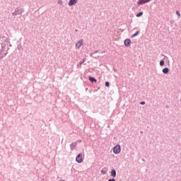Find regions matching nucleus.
Masks as SVG:
<instances>
[{
  "mask_svg": "<svg viewBox=\"0 0 181 181\" xmlns=\"http://www.w3.org/2000/svg\"><path fill=\"white\" fill-rule=\"evenodd\" d=\"M164 64H165V61L160 60V66H164Z\"/></svg>",
  "mask_w": 181,
  "mask_h": 181,
  "instance_id": "f8f14e48",
  "label": "nucleus"
},
{
  "mask_svg": "<svg viewBox=\"0 0 181 181\" xmlns=\"http://www.w3.org/2000/svg\"><path fill=\"white\" fill-rule=\"evenodd\" d=\"M176 13H177V16L180 17V12H179V11H177Z\"/></svg>",
  "mask_w": 181,
  "mask_h": 181,
  "instance_id": "2eb2a0df",
  "label": "nucleus"
},
{
  "mask_svg": "<svg viewBox=\"0 0 181 181\" xmlns=\"http://www.w3.org/2000/svg\"><path fill=\"white\" fill-rule=\"evenodd\" d=\"M89 81H91L92 83H94V82L97 83V79L93 78V77L90 76L89 77Z\"/></svg>",
  "mask_w": 181,
  "mask_h": 181,
  "instance_id": "0eeeda50",
  "label": "nucleus"
},
{
  "mask_svg": "<svg viewBox=\"0 0 181 181\" xmlns=\"http://www.w3.org/2000/svg\"><path fill=\"white\" fill-rule=\"evenodd\" d=\"M139 33V31H137L136 33H134L132 37H135V36H138V34Z\"/></svg>",
  "mask_w": 181,
  "mask_h": 181,
  "instance_id": "ddd939ff",
  "label": "nucleus"
},
{
  "mask_svg": "<svg viewBox=\"0 0 181 181\" xmlns=\"http://www.w3.org/2000/svg\"><path fill=\"white\" fill-rule=\"evenodd\" d=\"M83 46V40H79L76 44V49H80Z\"/></svg>",
  "mask_w": 181,
  "mask_h": 181,
  "instance_id": "20e7f679",
  "label": "nucleus"
},
{
  "mask_svg": "<svg viewBox=\"0 0 181 181\" xmlns=\"http://www.w3.org/2000/svg\"><path fill=\"white\" fill-rule=\"evenodd\" d=\"M141 105H145V102H141Z\"/></svg>",
  "mask_w": 181,
  "mask_h": 181,
  "instance_id": "f3484780",
  "label": "nucleus"
},
{
  "mask_svg": "<svg viewBox=\"0 0 181 181\" xmlns=\"http://www.w3.org/2000/svg\"><path fill=\"white\" fill-rule=\"evenodd\" d=\"M163 73H164V74H168V73H169V69L168 68L163 69Z\"/></svg>",
  "mask_w": 181,
  "mask_h": 181,
  "instance_id": "1a4fd4ad",
  "label": "nucleus"
},
{
  "mask_svg": "<svg viewBox=\"0 0 181 181\" xmlns=\"http://www.w3.org/2000/svg\"><path fill=\"white\" fill-rule=\"evenodd\" d=\"M77 4V0H70L69 2V6H73V5H76Z\"/></svg>",
  "mask_w": 181,
  "mask_h": 181,
  "instance_id": "423d86ee",
  "label": "nucleus"
},
{
  "mask_svg": "<svg viewBox=\"0 0 181 181\" xmlns=\"http://www.w3.org/2000/svg\"><path fill=\"white\" fill-rule=\"evenodd\" d=\"M76 160L78 163H82L83 160H84V155L79 153L76 158Z\"/></svg>",
  "mask_w": 181,
  "mask_h": 181,
  "instance_id": "f257e3e1",
  "label": "nucleus"
},
{
  "mask_svg": "<svg viewBox=\"0 0 181 181\" xmlns=\"http://www.w3.org/2000/svg\"><path fill=\"white\" fill-rule=\"evenodd\" d=\"M151 0H139L137 1L138 5H144L145 4H148V2H150Z\"/></svg>",
  "mask_w": 181,
  "mask_h": 181,
  "instance_id": "7ed1b4c3",
  "label": "nucleus"
},
{
  "mask_svg": "<svg viewBox=\"0 0 181 181\" xmlns=\"http://www.w3.org/2000/svg\"><path fill=\"white\" fill-rule=\"evenodd\" d=\"M101 173H102V175H105V171H104V170H102Z\"/></svg>",
  "mask_w": 181,
  "mask_h": 181,
  "instance_id": "dca6fc26",
  "label": "nucleus"
},
{
  "mask_svg": "<svg viewBox=\"0 0 181 181\" xmlns=\"http://www.w3.org/2000/svg\"><path fill=\"white\" fill-rule=\"evenodd\" d=\"M58 3H59V4H62V0H59Z\"/></svg>",
  "mask_w": 181,
  "mask_h": 181,
  "instance_id": "6ab92c4d",
  "label": "nucleus"
},
{
  "mask_svg": "<svg viewBox=\"0 0 181 181\" xmlns=\"http://www.w3.org/2000/svg\"><path fill=\"white\" fill-rule=\"evenodd\" d=\"M108 181H115V179H110Z\"/></svg>",
  "mask_w": 181,
  "mask_h": 181,
  "instance_id": "a211bd4d",
  "label": "nucleus"
},
{
  "mask_svg": "<svg viewBox=\"0 0 181 181\" xmlns=\"http://www.w3.org/2000/svg\"><path fill=\"white\" fill-rule=\"evenodd\" d=\"M142 15H144V13L143 12H139V13L136 14V17L139 18V17L142 16Z\"/></svg>",
  "mask_w": 181,
  "mask_h": 181,
  "instance_id": "9d476101",
  "label": "nucleus"
},
{
  "mask_svg": "<svg viewBox=\"0 0 181 181\" xmlns=\"http://www.w3.org/2000/svg\"><path fill=\"white\" fill-rule=\"evenodd\" d=\"M105 85L106 87H110V83L109 82H105Z\"/></svg>",
  "mask_w": 181,
  "mask_h": 181,
  "instance_id": "4468645a",
  "label": "nucleus"
},
{
  "mask_svg": "<svg viewBox=\"0 0 181 181\" xmlns=\"http://www.w3.org/2000/svg\"><path fill=\"white\" fill-rule=\"evenodd\" d=\"M111 176H112L113 177H115V176H117V172L115 171V170H112Z\"/></svg>",
  "mask_w": 181,
  "mask_h": 181,
  "instance_id": "6e6552de",
  "label": "nucleus"
},
{
  "mask_svg": "<svg viewBox=\"0 0 181 181\" xmlns=\"http://www.w3.org/2000/svg\"><path fill=\"white\" fill-rule=\"evenodd\" d=\"M124 45L127 46V47L131 46V40L129 39H126L124 42Z\"/></svg>",
  "mask_w": 181,
  "mask_h": 181,
  "instance_id": "39448f33",
  "label": "nucleus"
},
{
  "mask_svg": "<svg viewBox=\"0 0 181 181\" xmlns=\"http://www.w3.org/2000/svg\"><path fill=\"white\" fill-rule=\"evenodd\" d=\"M113 152L114 153H119V152H121V146L119 145H116L114 148H113Z\"/></svg>",
  "mask_w": 181,
  "mask_h": 181,
  "instance_id": "f03ea898",
  "label": "nucleus"
},
{
  "mask_svg": "<svg viewBox=\"0 0 181 181\" xmlns=\"http://www.w3.org/2000/svg\"><path fill=\"white\" fill-rule=\"evenodd\" d=\"M75 146H77V143H73L72 144H71V148H72V149H74V147Z\"/></svg>",
  "mask_w": 181,
  "mask_h": 181,
  "instance_id": "9b49d317",
  "label": "nucleus"
}]
</instances>
